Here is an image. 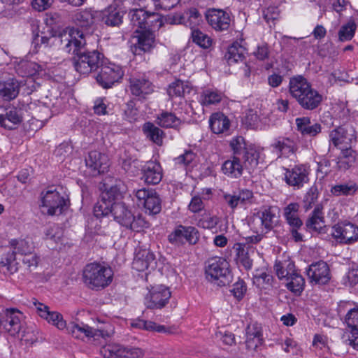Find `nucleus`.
Masks as SVG:
<instances>
[{
  "label": "nucleus",
  "instance_id": "1",
  "mask_svg": "<svg viewBox=\"0 0 358 358\" xmlns=\"http://www.w3.org/2000/svg\"><path fill=\"white\" fill-rule=\"evenodd\" d=\"M61 43L65 51L75 55L73 64L79 73L87 75L99 67L101 54L96 50L87 51L86 41L82 31L76 29L65 31L61 35Z\"/></svg>",
  "mask_w": 358,
  "mask_h": 358
},
{
  "label": "nucleus",
  "instance_id": "2",
  "mask_svg": "<svg viewBox=\"0 0 358 358\" xmlns=\"http://www.w3.org/2000/svg\"><path fill=\"white\" fill-rule=\"evenodd\" d=\"M289 92L301 108L306 110L317 108L322 101V96L303 76H298L290 78Z\"/></svg>",
  "mask_w": 358,
  "mask_h": 358
},
{
  "label": "nucleus",
  "instance_id": "3",
  "mask_svg": "<svg viewBox=\"0 0 358 358\" xmlns=\"http://www.w3.org/2000/svg\"><path fill=\"white\" fill-rule=\"evenodd\" d=\"M205 275L208 282L218 287L227 286L233 280L229 263L219 257L210 258L206 262Z\"/></svg>",
  "mask_w": 358,
  "mask_h": 358
},
{
  "label": "nucleus",
  "instance_id": "4",
  "mask_svg": "<svg viewBox=\"0 0 358 358\" xmlns=\"http://www.w3.org/2000/svg\"><path fill=\"white\" fill-rule=\"evenodd\" d=\"M113 275L110 267L95 262L87 264L83 270L84 282L92 289H101L108 286Z\"/></svg>",
  "mask_w": 358,
  "mask_h": 358
},
{
  "label": "nucleus",
  "instance_id": "5",
  "mask_svg": "<svg viewBox=\"0 0 358 358\" xmlns=\"http://www.w3.org/2000/svg\"><path fill=\"white\" fill-rule=\"evenodd\" d=\"M229 146L233 156L241 158L245 169L253 171L258 165L262 150L255 146L248 145L242 136H236L230 141Z\"/></svg>",
  "mask_w": 358,
  "mask_h": 358
},
{
  "label": "nucleus",
  "instance_id": "6",
  "mask_svg": "<svg viewBox=\"0 0 358 358\" xmlns=\"http://www.w3.org/2000/svg\"><path fill=\"white\" fill-rule=\"evenodd\" d=\"M279 218L277 208L264 207L251 217L250 226L256 233L268 234L278 225Z\"/></svg>",
  "mask_w": 358,
  "mask_h": 358
},
{
  "label": "nucleus",
  "instance_id": "7",
  "mask_svg": "<svg viewBox=\"0 0 358 358\" xmlns=\"http://www.w3.org/2000/svg\"><path fill=\"white\" fill-rule=\"evenodd\" d=\"M111 215L120 225L133 231H140L149 227L148 222L142 216H134L122 202L113 203Z\"/></svg>",
  "mask_w": 358,
  "mask_h": 358
},
{
  "label": "nucleus",
  "instance_id": "8",
  "mask_svg": "<svg viewBox=\"0 0 358 358\" xmlns=\"http://www.w3.org/2000/svg\"><path fill=\"white\" fill-rule=\"evenodd\" d=\"M12 251L4 255L0 261V271L3 273H14L17 271V263L15 262L16 253L23 256L30 253L33 250L32 243L24 240H12L10 241Z\"/></svg>",
  "mask_w": 358,
  "mask_h": 358
},
{
  "label": "nucleus",
  "instance_id": "9",
  "mask_svg": "<svg viewBox=\"0 0 358 358\" xmlns=\"http://www.w3.org/2000/svg\"><path fill=\"white\" fill-rule=\"evenodd\" d=\"M66 206V200L55 190H48L42 193L41 204L42 213L48 215H59Z\"/></svg>",
  "mask_w": 358,
  "mask_h": 358
},
{
  "label": "nucleus",
  "instance_id": "10",
  "mask_svg": "<svg viewBox=\"0 0 358 358\" xmlns=\"http://www.w3.org/2000/svg\"><path fill=\"white\" fill-rule=\"evenodd\" d=\"M171 296V293L167 287L163 285L153 286L145 297V305L150 309L162 308L169 302Z\"/></svg>",
  "mask_w": 358,
  "mask_h": 358
},
{
  "label": "nucleus",
  "instance_id": "11",
  "mask_svg": "<svg viewBox=\"0 0 358 358\" xmlns=\"http://www.w3.org/2000/svg\"><path fill=\"white\" fill-rule=\"evenodd\" d=\"M284 170L283 180L294 189L302 188L309 181V171L305 165L298 164L292 169L284 168Z\"/></svg>",
  "mask_w": 358,
  "mask_h": 358
},
{
  "label": "nucleus",
  "instance_id": "12",
  "mask_svg": "<svg viewBox=\"0 0 358 358\" xmlns=\"http://www.w3.org/2000/svg\"><path fill=\"white\" fill-rule=\"evenodd\" d=\"M123 76L122 69L114 64L101 66V71L96 77L97 83L103 88H110Z\"/></svg>",
  "mask_w": 358,
  "mask_h": 358
},
{
  "label": "nucleus",
  "instance_id": "13",
  "mask_svg": "<svg viewBox=\"0 0 358 358\" xmlns=\"http://www.w3.org/2000/svg\"><path fill=\"white\" fill-rule=\"evenodd\" d=\"M346 329L344 337H348L349 345L358 350V307L348 310L344 318Z\"/></svg>",
  "mask_w": 358,
  "mask_h": 358
},
{
  "label": "nucleus",
  "instance_id": "14",
  "mask_svg": "<svg viewBox=\"0 0 358 358\" xmlns=\"http://www.w3.org/2000/svg\"><path fill=\"white\" fill-rule=\"evenodd\" d=\"M306 272L309 282L312 285H326L331 279L329 266L323 261L310 264Z\"/></svg>",
  "mask_w": 358,
  "mask_h": 358
},
{
  "label": "nucleus",
  "instance_id": "15",
  "mask_svg": "<svg viewBox=\"0 0 358 358\" xmlns=\"http://www.w3.org/2000/svg\"><path fill=\"white\" fill-rule=\"evenodd\" d=\"M332 236L341 242L350 244L358 241V227L350 222H341L332 227Z\"/></svg>",
  "mask_w": 358,
  "mask_h": 358
},
{
  "label": "nucleus",
  "instance_id": "16",
  "mask_svg": "<svg viewBox=\"0 0 358 358\" xmlns=\"http://www.w3.org/2000/svg\"><path fill=\"white\" fill-rule=\"evenodd\" d=\"M206 18L209 25L219 31L227 30L231 22L230 14L221 9H209L206 12Z\"/></svg>",
  "mask_w": 358,
  "mask_h": 358
},
{
  "label": "nucleus",
  "instance_id": "17",
  "mask_svg": "<svg viewBox=\"0 0 358 358\" xmlns=\"http://www.w3.org/2000/svg\"><path fill=\"white\" fill-rule=\"evenodd\" d=\"M273 150L278 155V158L289 157L295 155L298 149V143L293 137L279 136L271 145Z\"/></svg>",
  "mask_w": 358,
  "mask_h": 358
},
{
  "label": "nucleus",
  "instance_id": "18",
  "mask_svg": "<svg viewBox=\"0 0 358 358\" xmlns=\"http://www.w3.org/2000/svg\"><path fill=\"white\" fill-rule=\"evenodd\" d=\"M85 163L94 176L107 172L110 166L108 155L97 150H92L88 153Z\"/></svg>",
  "mask_w": 358,
  "mask_h": 358
},
{
  "label": "nucleus",
  "instance_id": "19",
  "mask_svg": "<svg viewBox=\"0 0 358 358\" xmlns=\"http://www.w3.org/2000/svg\"><path fill=\"white\" fill-rule=\"evenodd\" d=\"M329 141L335 147L340 146L342 150L349 148L354 141H355V131L352 127H338L331 131Z\"/></svg>",
  "mask_w": 358,
  "mask_h": 358
},
{
  "label": "nucleus",
  "instance_id": "20",
  "mask_svg": "<svg viewBox=\"0 0 358 358\" xmlns=\"http://www.w3.org/2000/svg\"><path fill=\"white\" fill-rule=\"evenodd\" d=\"M22 313L15 309L6 310L4 315L1 318L0 326L10 335L15 336L21 329Z\"/></svg>",
  "mask_w": 358,
  "mask_h": 358
},
{
  "label": "nucleus",
  "instance_id": "21",
  "mask_svg": "<svg viewBox=\"0 0 358 358\" xmlns=\"http://www.w3.org/2000/svg\"><path fill=\"white\" fill-rule=\"evenodd\" d=\"M34 305L39 316L47 320L49 324L55 326L60 330L64 329L66 327V321L64 320L62 315L59 312L50 311L48 306L36 301L34 302Z\"/></svg>",
  "mask_w": 358,
  "mask_h": 358
},
{
  "label": "nucleus",
  "instance_id": "22",
  "mask_svg": "<svg viewBox=\"0 0 358 358\" xmlns=\"http://www.w3.org/2000/svg\"><path fill=\"white\" fill-rule=\"evenodd\" d=\"M155 255L149 249H138L132 262V268L138 271H144L155 267Z\"/></svg>",
  "mask_w": 358,
  "mask_h": 358
},
{
  "label": "nucleus",
  "instance_id": "23",
  "mask_svg": "<svg viewBox=\"0 0 358 358\" xmlns=\"http://www.w3.org/2000/svg\"><path fill=\"white\" fill-rule=\"evenodd\" d=\"M199 235L197 229L194 227H178L169 235V241L171 243H178L185 238L190 244H195L199 241Z\"/></svg>",
  "mask_w": 358,
  "mask_h": 358
},
{
  "label": "nucleus",
  "instance_id": "24",
  "mask_svg": "<svg viewBox=\"0 0 358 358\" xmlns=\"http://www.w3.org/2000/svg\"><path fill=\"white\" fill-rule=\"evenodd\" d=\"M202 22V16L195 8L185 10L182 14H176L172 18V23L189 27L192 31Z\"/></svg>",
  "mask_w": 358,
  "mask_h": 358
},
{
  "label": "nucleus",
  "instance_id": "25",
  "mask_svg": "<svg viewBox=\"0 0 358 358\" xmlns=\"http://www.w3.org/2000/svg\"><path fill=\"white\" fill-rule=\"evenodd\" d=\"M22 120L20 110L16 108L3 109L0 106V126L6 129H15Z\"/></svg>",
  "mask_w": 358,
  "mask_h": 358
},
{
  "label": "nucleus",
  "instance_id": "26",
  "mask_svg": "<svg viewBox=\"0 0 358 358\" xmlns=\"http://www.w3.org/2000/svg\"><path fill=\"white\" fill-rule=\"evenodd\" d=\"M246 348L250 350H256L263 343L262 327L257 323L250 324L245 330Z\"/></svg>",
  "mask_w": 358,
  "mask_h": 358
},
{
  "label": "nucleus",
  "instance_id": "27",
  "mask_svg": "<svg viewBox=\"0 0 358 358\" xmlns=\"http://www.w3.org/2000/svg\"><path fill=\"white\" fill-rule=\"evenodd\" d=\"M130 90L133 95L143 97L154 91L152 83L145 76L132 77L130 78Z\"/></svg>",
  "mask_w": 358,
  "mask_h": 358
},
{
  "label": "nucleus",
  "instance_id": "28",
  "mask_svg": "<svg viewBox=\"0 0 358 358\" xmlns=\"http://www.w3.org/2000/svg\"><path fill=\"white\" fill-rule=\"evenodd\" d=\"M99 15L102 22L106 25L109 27H118L122 22L124 13L115 5H110L102 10L99 13Z\"/></svg>",
  "mask_w": 358,
  "mask_h": 358
},
{
  "label": "nucleus",
  "instance_id": "29",
  "mask_svg": "<svg viewBox=\"0 0 358 358\" xmlns=\"http://www.w3.org/2000/svg\"><path fill=\"white\" fill-rule=\"evenodd\" d=\"M245 169L242 159L236 157H231L230 159L226 160L222 166V172L231 178H238Z\"/></svg>",
  "mask_w": 358,
  "mask_h": 358
},
{
  "label": "nucleus",
  "instance_id": "30",
  "mask_svg": "<svg viewBox=\"0 0 358 358\" xmlns=\"http://www.w3.org/2000/svg\"><path fill=\"white\" fill-rule=\"evenodd\" d=\"M143 178L145 182L150 185L158 184L162 178V169L159 164L155 162H148L143 167Z\"/></svg>",
  "mask_w": 358,
  "mask_h": 358
},
{
  "label": "nucleus",
  "instance_id": "31",
  "mask_svg": "<svg viewBox=\"0 0 358 358\" xmlns=\"http://www.w3.org/2000/svg\"><path fill=\"white\" fill-rule=\"evenodd\" d=\"M296 129L303 136H315L321 132V125L312 122L308 117H297L295 120Z\"/></svg>",
  "mask_w": 358,
  "mask_h": 358
},
{
  "label": "nucleus",
  "instance_id": "32",
  "mask_svg": "<svg viewBox=\"0 0 358 358\" xmlns=\"http://www.w3.org/2000/svg\"><path fill=\"white\" fill-rule=\"evenodd\" d=\"M66 330L72 336L78 339L94 337L98 336V332H99V331L94 329L83 323L78 324L73 322L69 324Z\"/></svg>",
  "mask_w": 358,
  "mask_h": 358
},
{
  "label": "nucleus",
  "instance_id": "33",
  "mask_svg": "<svg viewBox=\"0 0 358 358\" xmlns=\"http://www.w3.org/2000/svg\"><path fill=\"white\" fill-rule=\"evenodd\" d=\"M209 124L212 131L217 134L227 131L230 127L229 118L221 113L213 114L210 117Z\"/></svg>",
  "mask_w": 358,
  "mask_h": 358
},
{
  "label": "nucleus",
  "instance_id": "34",
  "mask_svg": "<svg viewBox=\"0 0 358 358\" xmlns=\"http://www.w3.org/2000/svg\"><path fill=\"white\" fill-rule=\"evenodd\" d=\"M136 35L134 36L137 38V47L144 51H150L155 45V34L149 29L135 31Z\"/></svg>",
  "mask_w": 358,
  "mask_h": 358
},
{
  "label": "nucleus",
  "instance_id": "35",
  "mask_svg": "<svg viewBox=\"0 0 358 358\" xmlns=\"http://www.w3.org/2000/svg\"><path fill=\"white\" fill-rule=\"evenodd\" d=\"M299 209L297 203H291L284 208V216L290 228H301L303 224L298 215Z\"/></svg>",
  "mask_w": 358,
  "mask_h": 358
},
{
  "label": "nucleus",
  "instance_id": "36",
  "mask_svg": "<svg viewBox=\"0 0 358 358\" xmlns=\"http://www.w3.org/2000/svg\"><path fill=\"white\" fill-rule=\"evenodd\" d=\"M274 271L280 280H285L296 271L294 262L289 259L277 260L274 265Z\"/></svg>",
  "mask_w": 358,
  "mask_h": 358
},
{
  "label": "nucleus",
  "instance_id": "37",
  "mask_svg": "<svg viewBox=\"0 0 358 358\" xmlns=\"http://www.w3.org/2000/svg\"><path fill=\"white\" fill-rule=\"evenodd\" d=\"M234 250L236 251V260L237 264L242 266L246 270L251 269L252 266V259L250 253V250L240 243L235 244Z\"/></svg>",
  "mask_w": 358,
  "mask_h": 358
},
{
  "label": "nucleus",
  "instance_id": "38",
  "mask_svg": "<svg viewBox=\"0 0 358 358\" xmlns=\"http://www.w3.org/2000/svg\"><path fill=\"white\" fill-rule=\"evenodd\" d=\"M19 84L14 79H9L0 83V96L5 100L15 99L19 93Z\"/></svg>",
  "mask_w": 358,
  "mask_h": 358
},
{
  "label": "nucleus",
  "instance_id": "39",
  "mask_svg": "<svg viewBox=\"0 0 358 358\" xmlns=\"http://www.w3.org/2000/svg\"><path fill=\"white\" fill-rule=\"evenodd\" d=\"M306 224L309 230L316 232H320L323 227H324V220L320 206H317L315 208Z\"/></svg>",
  "mask_w": 358,
  "mask_h": 358
},
{
  "label": "nucleus",
  "instance_id": "40",
  "mask_svg": "<svg viewBox=\"0 0 358 358\" xmlns=\"http://www.w3.org/2000/svg\"><path fill=\"white\" fill-rule=\"evenodd\" d=\"M129 17L131 24L136 29H147L148 12L143 9H134L130 11Z\"/></svg>",
  "mask_w": 358,
  "mask_h": 358
},
{
  "label": "nucleus",
  "instance_id": "41",
  "mask_svg": "<svg viewBox=\"0 0 358 358\" xmlns=\"http://www.w3.org/2000/svg\"><path fill=\"white\" fill-rule=\"evenodd\" d=\"M190 92L187 82L176 80L171 83L167 89V93L171 98L184 96L185 93Z\"/></svg>",
  "mask_w": 358,
  "mask_h": 358
},
{
  "label": "nucleus",
  "instance_id": "42",
  "mask_svg": "<svg viewBox=\"0 0 358 358\" xmlns=\"http://www.w3.org/2000/svg\"><path fill=\"white\" fill-rule=\"evenodd\" d=\"M131 327L136 329L146 331H155L157 332L170 333L164 325L157 324L152 321H146L141 319H136L131 322Z\"/></svg>",
  "mask_w": 358,
  "mask_h": 358
},
{
  "label": "nucleus",
  "instance_id": "43",
  "mask_svg": "<svg viewBox=\"0 0 358 358\" xmlns=\"http://www.w3.org/2000/svg\"><path fill=\"white\" fill-rule=\"evenodd\" d=\"M143 130L150 141L158 145H161L162 144L164 132L154 124L151 122L145 123L143 127Z\"/></svg>",
  "mask_w": 358,
  "mask_h": 358
},
{
  "label": "nucleus",
  "instance_id": "44",
  "mask_svg": "<svg viewBox=\"0 0 358 358\" xmlns=\"http://www.w3.org/2000/svg\"><path fill=\"white\" fill-rule=\"evenodd\" d=\"M286 287L296 294H300L303 290L305 280L298 273L294 271L287 280Z\"/></svg>",
  "mask_w": 358,
  "mask_h": 358
},
{
  "label": "nucleus",
  "instance_id": "45",
  "mask_svg": "<svg viewBox=\"0 0 358 358\" xmlns=\"http://www.w3.org/2000/svg\"><path fill=\"white\" fill-rule=\"evenodd\" d=\"M245 49L238 43H234L228 48L225 57L229 64L243 61L245 58Z\"/></svg>",
  "mask_w": 358,
  "mask_h": 358
},
{
  "label": "nucleus",
  "instance_id": "46",
  "mask_svg": "<svg viewBox=\"0 0 358 358\" xmlns=\"http://www.w3.org/2000/svg\"><path fill=\"white\" fill-rule=\"evenodd\" d=\"M105 358H121L126 356V348L118 344H108L101 349Z\"/></svg>",
  "mask_w": 358,
  "mask_h": 358
},
{
  "label": "nucleus",
  "instance_id": "47",
  "mask_svg": "<svg viewBox=\"0 0 358 358\" xmlns=\"http://www.w3.org/2000/svg\"><path fill=\"white\" fill-rule=\"evenodd\" d=\"M97 13L92 10H83L74 15L73 20L79 26L87 27L94 23L95 15Z\"/></svg>",
  "mask_w": 358,
  "mask_h": 358
},
{
  "label": "nucleus",
  "instance_id": "48",
  "mask_svg": "<svg viewBox=\"0 0 358 358\" xmlns=\"http://www.w3.org/2000/svg\"><path fill=\"white\" fill-rule=\"evenodd\" d=\"M107 194H101V199L99 200L94 207V214L96 217H102L111 214L112 201L107 200Z\"/></svg>",
  "mask_w": 358,
  "mask_h": 358
},
{
  "label": "nucleus",
  "instance_id": "49",
  "mask_svg": "<svg viewBox=\"0 0 358 358\" xmlns=\"http://www.w3.org/2000/svg\"><path fill=\"white\" fill-rule=\"evenodd\" d=\"M355 152L350 148L342 150L341 155L338 158L337 166L341 170H346L355 162Z\"/></svg>",
  "mask_w": 358,
  "mask_h": 358
},
{
  "label": "nucleus",
  "instance_id": "50",
  "mask_svg": "<svg viewBox=\"0 0 358 358\" xmlns=\"http://www.w3.org/2000/svg\"><path fill=\"white\" fill-rule=\"evenodd\" d=\"M253 279L254 283L260 289H267L273 287V277L268 273L257 271Z\"/></svg>",
  "mask_w": 358,
  "mask_h": 358
},
{
  "label": "nucleus",
  "instance_id": "51",
  "mask_svg": "<svg viewBox=\"0 0 358 358\" xmlns=\"http://www.w3.org/2000/svg\"><path fill=\"white\" fill-rule=\"evenodd\" d=\"M313 347L320 357H327L329 354V348L327 345V338L324 336L315 335L313 341Z\"/></svg>",
  "mask_w": 358,
  "mask_h": 358
},
{
  "label": "nucleus",
  "instance_id": "52",
  "mask_svg": "<svg viewBox=\"0 0 358 358\" xmlns=\"http://www.w3.org/2000/svg\"><path fill=\"white\" fill-rule=\"evenodd\" d=\"M192 38L194 43L203 49L209 48L213 43L211 38L199 29L192 31Z\"/></svg>",
  "mask_w": 358,
  "mask_h": 358
},
{
  "label": "nucleus",
  "instance_id": "53",
  "mask_svg": "<svg viewBox=\"0 0 358 358\" xmlns=\"http://www.w3.org/2000/svg\"><path fill=\"white\" fill-rule=\"evenodd\" d=\"M143 206L146 212H148L150 214L155 215L161 211V200L155 191H154L150 198L145 201Z\"/></svg>",
  "mask_w": 358,
  "mask_h": 358
},
{
  "label": "nucleus",
  "instance_id": "54",
  "mask_svg": "<svg viewBox=\"0 0 358 358\" xmlns=\"http://www.w3.org/2000/svg\"><path fill=\"white\" fill-rule=\"evenodd\" d=\"M357 187L354 182L338 184L333 186L331 192L335 196L350 195L354 194Z\"/></svg>",
  "mask_w": 358,
  "mask_h": 358
},
{
  "label": "nucleus",
  "instance_id": "55",
  "mask_svg": "<svg viewBox=\"0 0 358 358\" xmlns=\"http://www.w3.org/2000/svg\"><path fill=\"white\" fill-rule=\"evenodd\" d=\"M356 24L353 20H350L347 24L343 25L339 31L338 36L341 41H350L355 35Z\"/></svg>",
  "mask_w": 358,
  "mask_h": 358
},
{
  "label": "nucleus",
  "instance_id": "56",
  "mask_svg": "<svg viewBox=\"0 0 358 358\" xmlns=\"http://www.w3.org/2000/svg\"><path fill=\"white\" fill-rule=\"evenodd\" d=\"M222 94L217 91L210 90H205L201 96V103L209 106L219 103L222 100Z\"/></svg>",
  "mask_w": 358,
  "mask_h": 358
},
{
  "label": "nucleus",
  "instance_id": "57",
  "mask_svg": "<svg viewBox=\"0 0 358 358\" xmlns=\"http://www.w3.org/2000/svg\"><path fill=\"white\" fill-rule=\"evenodd\" d=\"M179 120L171 113H162L157 117V123L163 127H173L178 124Z\"/></svg>",
  "mask_w": 358,
  "mask_h": 358
},
{
  "label": "nucleus",
  "instance_id": "58",
  "mask_svg": "<svg viewBox=\"0 0 358 358\" xmlns=\"http://www.w3.org/2000/svg\"><path fill=\"white\" fill-rule=\"evenodd\" d=\"M219 222V218L217 216H213L209 214L203 215L199 221L198 225L203 229H211L216 227Z\"/></svg>",
  "mask_w": 358,
  "mask_h": 358
},
{
  "label": "nucleus",
  "instance_id": "59",
  "mask_svg": "<svg viewBox=\"0 0 358 358\" xmlns=\"http://www.w3.org/2000/svg\"><path fill=\"white\" fill-rule=\"evenodd\" d=\"M246 291V285L242 280H238L237 282H236L230 290L234 296L238 300H241L243 298Z\"/></svg>",
  "mask_w": 358,
  "mask_h": 358
},
{
  "label": "nucleus",
  "instance_id": "60",
  "mask_svg": "<svg viewBox=\"0 0 358 358\" xmlns=\"http://www.w3.org/2000/svg\"><path fill=\"white\" fill-rule=\"evenodd\" d=\"M317 199V190L315 187H312L304 198V208L306 210H308L312 208V205L315 203V202Z\"/></svg>",
  "mask_w": 358,
  "mask_h": 358
},
{
  "label": "nucleus",
  "instance_id": "61",
  "mask_svg": "<svg viewBox=\"0 0 358 358\" xmlns=\"http://www.w3.org/2000/svg\"><path fill=\"white\" fill-rule=\"evenodd\" d=\"M39 257L36 254L33 253L32 252L23 256L22 262L27 266V267L32 271L36 268L38 264Z\"/></svg>",
  "mask_w": 358,
  "mask_h": 358
},
{
  "label": "nucleus",
  "instance_id": "62",
  "mask_svg": "<svg viewBox=\"0 0 358 358\" xmlns=\"http://www.w3.org/2000/svg\"><path fill=\"white\" fill-rule=\"evenodd\" d=\"M148 22L147 27L153 29H159L163 25L162 16L155 13H148Z\"/></svg>",
  "mask_w": 358,
  "mask_h": 358
},
{
  "label": "nucleus",
  "instance_id": "63",
  "mask_svg": "<svg viewBox=\"0 0 358 358\" xmlns=\"http://www.w3.org/2000/svg\"><path fill=\"white\" fill-rule=\"evenodd\" d=\"M253 193L248 189H242L238 194L236 193V201L239 204H247L252 203Z\"/></svg>",
  "mask_w": 358,
  "mask_h": 358
},
{
  "label": "nucleus",
  "instance_id": "64",
  "mask_svg": "<svg viewBox=\"0 0 358 358\" xmlns=\"http://www.w3.org/2000/svg\"><path fill=\"white\" fill-rule=\"evenodd\" d=\"M195 158V154L191 151H185V153L175 158L174 161L176 164L187 166Z\"/></svg>",
  "mask_w": 358,
  "mask_h": 358
}]
</instances>
